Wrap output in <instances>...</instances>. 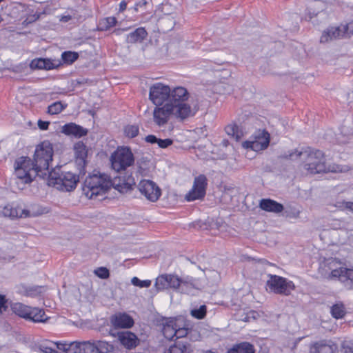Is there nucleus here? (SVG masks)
I'll use <instances>...</instances> for the list:
<instances>
[{"instance_id":"f257e3e1","label":"nucleus","mask_w":353,"mask_h":353,"mask_svg":"<svg viewBox=\"0 0 353 353\" xmlns=\"http://www.w3.org/2000/svg\"><path fill=\"white\" fill-rule=\"evenodd\" d=\"M189 98L188 90L181 86L172 89L168 85L158 82L150 88L149 99L155 105L153 122L158 127L165 126L171 118L183 121L194 116L196 110L186 103Z\"/></svg>"},{"instance_id":"f03ea898","label":"nucleus","mask_w":353,"mask_h":353,"mask_svg":"<svg viewBox=\"0 0 353 353\" xmlns=\"http://www.w3.org/2000/svg\"><path fill=\"white\" fill-rule=\"evenodd\" d=\"M320 272L324 278L339 281L353 290V269L347 268L340 260L325 259L320 265Z\"/></svg>"},{"instance_id":"7ed1b4c3","label":"nucleus","mask_w":353,"mask_h":353,"mask_svg":"<svg viewBox=\"0 0 353 353\" xmlns=\"http://www.w3.org/2000/svg\"><path fill=\"white\" fill-rule=\"evenodd\" d=\"M294 156L304 160V168L310 174L342 171L338 167L336 168H327L323 153L319 150L306 148L301 151L296 150L294 153L290 154L292 159Z\"/></svg>"},{"instance_id":"20e7f679","label":"nucleus","mask_w":353,"mask_h":353,"mask_svg":"<svg viewBox=\"0 0 353 353\" xmlns=\"http://www.w3.org/2000/svg\"><path fill=\"white\" fill-rule=\"evenodd\" d=\"M29 157H21L14 163V177L11 181L18 189L23 190L40 174Z\"/></svg>"},{"instance_id":"39448f33","label":"nucleus","mask_w":353,"mask_h":353,"mask_svg":"<svg viewBox=\"0 0 353 353\" xmlns=\"http://www.w3.org/2000/svg\"><path fill=\"white\" fill-rule=\"evenodd\" d=\"M112 185V182L110 176L97 172L85 179L82 190L85 196L92 199L105 194Z\"/></svg>"},{"instance_id":"423d86ee","label":"nucleus","mask_w":353,"mask_h":353,"mask_svg":"<svg viewBox=\"0 0 353 353\" xmlns=\"http://www.w3.org/2000/svg\"><path fill=\"white\" fill-rule=\"evenodd\" d=\"M53 149L52 144L45 141L41 144L37 145L32 163L40 176L46 175L47 172L49 173L48 169L50 163L52 161Z\"/></svg>"},{"instance_id":"0eeeda50","label":"nucleus","mask_w":353,"mask_h":353,"mask_svg":"<svg viewBox=\"0 0 353 353\" xmlns=\"http://www.w3.org/2000/svg\"><path fill=\"white\" fill-rule=\"evenodd\" d=\"M71 347L74 353H108L114 350L112 345L103 341H73Z\"/></svg>"},{"instance_id":"6e6552de","label":"nucleus","mask_w":353,"mask_h":353,"mask_svg":"<svg viewBox=\"0 0 353 353\" xmlns=\"http://www.w3.org/2000/svg\"><path fill=\"white\" fill-rule=\"evenodd\" d=\"M49 177L54 184L59 185L58 188L68 192L73 190L79 181V176L77 174L66 171H61L59 173V169L49 172Z\"/></svg>"},{"instance_id":"1a4fd4ad","label":"nucleus","mask_w":353,"mask_h":353,"mask_svg":"<svg viewBox=\"0 0 353 353\" xmlns=\"http://www.w3.org/2000/svg\"><path fill=\"white\" fill-rule=\"evenodd\" d=\"M11 308L13 312L19 316L35 323L46 322L48 319L43 310L31 307L21 303H13Z\"/></svg>"},{"instance_id":"9d476101","label":"nucleus","mask_w":353,"mask_h":353,"mask_svg":"<svg viewBox=\"0 0 353 353\" xmlns=\"http://www.w3.org/2000/svg\"><path fill=\"white\" fill-rule=\"evenodd\" d=\"M270 142V134L265 129L256 130L250 139L242 143L245 149L260 152L267 149Z\"/></svg>"},{"instance_id":"9b49d317","label":"nucleus","mask_w":353,"mask_h":353,"mask_svg":"<svg viewBox=\"0 0 353 353\" xmlns=\"http://www.w3.org/2000/svg\"><path fill=\"white\" fill-rule=\"evenodd\" d=\"M112 168L119 172L130 167L132 162V154L130 148H119L110 157Z\"/></svg>"},{"instance_id":"f8f14e48","label":"nucleus","mask_w":353,"mask_h":353,"mask_svg":"<svg viewBox=\"0 0 353 353\" xmlns=\"http://www.w3.org/2000/svg\"><path fill=\"white\" fill-rule=\"evenodd\" d=\"M267 289L276 294L288 295L294 289L292 281L276 275L269 276L266 283Z\"/></svg>"},{"instance_id":"ddd939ff","label":"nucleus","mask_w":353,"mask_h":353,"mask_svg":"<svg viewBox=\"0 0 353 353\" xmlns=\"http://www.w3.org/2000/svg\"><path fill=\"white\" fill-rule=\"evenodd\" d=\"M48 212V210L46 208H43L37 204L32 205L30 208L28 210L16 209L10 206L5 207L3 210L4 216L11 218L22 217L23 215L24 216H37Z\"/></svg>"},{"instance_id":"4468645a","label":"nucleus","mask_w":353,"mask_h":353,"mask_svg":"<svg viewBox=\"0 0 353 353\" xmlns=\"http://www.w3.org/2000/svg\"><path fill=\"white\" fill-rule=\"evenodd\" d=\"M141 194L150 202H156L161 196V190L153 181L143 179L137 185Z\"/></svg>"},{"instance_id":"2eb2a0df","label":"nucleus","mask_w":353,"mask_h":353,"mask_svg":"<svg viewBox=\"0 0 353 353\" xmlns=\"http://www.w3.org/2000/svg\"><path fill=\"white\" fill-rule=\"evenodd\" d=\"M207 187V178L203 174H200L194 178L192 188L186 194L185 199L188 201H193L203 199L205 195Z\"/></svg>"},{"instance_id":"dca6fc26","label":"nucleus","mask_w":353,"mask_h":353,"mask_svg":"<svg viewBox=\"0 0 353 353\" xmlns=\"http://www.w3.org/2000/svg\"><path fill=\"white\" fill-rule=\"evenodd\" d=\"M110 321L115 328H127L132 326V319L126 314H116L111 317Z\"/></svg>"},{"instance_id":"f3484780","label":"nucleus","mask_w":353,"mask_h":353,"mask_svg":"<svg viewBox=\"0 0 353 353\" xmlns=\"http://www.w3.org/2000/svg\"><path fill=\"white\" fill-rule=\"evenodd\" d=\"M61 132L68 136L81 137L87 134L88 130L74 123H70L62 127Z\"/></svg>"},{"instance_id":"a211bd4d","label":"nucleus","mask_w":353,"mask_h":353,"mask_svg":"<svg viewBox=\"0 0 353 353\" xmlns=\"http://www.w3.org/2000/svg\"><path fill=\"white\" fill-rule=\"evenodd\" d=\"M162 332L165 338L168 340H172L176 334V327H177V321L175 319H165L163 323Z\"/></svg>"},{"instance_id":"6ab92c4d","label":"nucleus","mask_w":353,"mask_h":353,"mask_svg":"<svg viewBox=\"0 0 353 353\" xmlns=\"http://www.w3.org/2000/svg\"><path fill=\"white\" fill-rule=\"evenodd\" d=\"M260 208L267 212L279 213L283 211V206L282 204L270 199H263L260 201L259 204Z\"/></svg>"},{"instance_id":"aec40b11","label":"nucleus","mask_w":353,"mask_h":353,"mask_svg":"<svg viewBox=\"0 0 353 353\" xmlns=\"http://www.w3.org/2000/svg\"><path fill=\"white\" fill-rule=\"evenodd\" d=\"M341 37V28L338 27H330L323 31L320 41L321 43H327L334 39H340Z\"/></svg>"},{"instance_id":"412c9836","label":"nucleus","mask_w":353,"mask_h":353,"mask_svg":"<svg viewBox=\"0 0 353 353\" xmlns=\"http://www.w3.org/2000/svg\"><path fill=\"white\" fill-rule=\"evenodd\" d=\"M337 347L335 344L319 342L314 344L310 348V353H335Z\"/></svg>"},{"instance_id":"4be33fe9","label":"nucleus","mask_w":353,"mask_h":353,"mask_svg":"<svg viewBox=\"0 0 353 353\" xmlns=\"http://www.w3.org/2000/svg\"><path fill=\"white\" fill-rule=\"evenodd\" d=\"M181 286H180L179 292L188 294H194L196 289V280L192 277L187 276L182 279Z\"/></svg>"},{"instance_id":"5701e85b","label":"nucleus","mask_w":353,"mask_h":353,"mask_svg":"<svg viewBox=\"0 0 353 353\" xmlns=\"http://www.w3.org/2000/svg\"><path fill=\"white\" fill-rule=\"evenodd\" d=\"M74 150L77 161H79V164L85 165V159L88 155V150L84 143L81 141L76 143L74 145Z\"/></svg>"},{"instance_id":"b1692460","label":"nucleus","mask_w":353,"mask_h":353,"mask_svg":"<svg viewBox=\"0 0 353 353\" xmlns=\"http://www.w3.org/2000/svg\"><path fill=\"white\" fill-rule=\"evenodd\" d=\"M30 67L34 69L51 70L56 67L51 60L48 59H36L32 61Z\"/></svg>"},{"instance_id":"393cba45","label":"nucleus","mask_w":353,"mask_h":353,"mask_svg":"<svg viewBox=\"0 0 353 353\" xmlns=\"http://www.w3.org/2000/svg\"><path fill=\"white\" fill-rule=\"evenodd\" d=\"M228 353H254V349L252 344L243 342L234 345Z\"/></svg>"},{"instance_id":"a878e982","label":"nucleus","mask_w":353,"mask_h":353,"mask_svg":"<svg viewBox=\"0 0 353 353\" xmlns=\"http://www.w3.org/2000/svg\"><path fill=\"white\" fill-rule=\"evenodd\" d=\"M225 132L228 136L234 138L236 141L240 140L243 137V132L239 126L236 123H231L225 127Z\"/></svg>"},{"instance_id":"bb28decb","label":"nucleus","mask_w":353,"mask_h":353,"mask_svg":"<svg viewBox=\"0 0 353 353\" xmlns=\"http://www.w3.org/2000/svg\"><path fill=\"white\" fill-rule=\"evenodd\" d=\"M117 336L122 345L128 349L132 347V332L130 331L118 332Z\"/></svg>"},{"instance_id":"cd10ccee","label":"nucleus","mask_w":353,"mask_h":353,"mask_svg":"<svg viewBox=\"0 0 353 353\" xmlns=\"http://www.w3.org/2000/svg\"><path fill=\"white\" fill-rule=\"evenodd\" d=\"M331 314L335 319H342L345 314L344 305L341 302H337L331 307Z\"/></svg>"},{"instance_id":"c85d7f7f","label":"nucleus","mask_w":353,"mask_h":353,"mask_svg":"<svg viewBox=\"0 0 353 353\" xmlns=\"http://www.w3.org/2000/svg\"><path fill=\"white\" fill-rule=\"evenodd\" d=\"M154 285L158 291L169 288L168 274L158 276Z\"/></svg>"},{"instance_id":"c756f323","label":"nucleus","mask_w":353,"mask_h":353,"mask_svg":"<svg viewBox=\"0 0 353 353\" xmlns=\"http://www.w3.org/2000/svg\"><path fill=\"white\" fill-rule=\"evenodd\" d=\"M66 106V104H63L61 101H57L48 106V112L50 114H57L64 110Z\"/></svg>"},{"instance_id":"7c9ffc66","label":"nucleus","mask_w":353,"mask_h":353,"mask_svg":"<svg viewBox=\"0 0 353 353\" xmlns=\"http://www.w3.org/2000/svg\"><path fill=\"white\" fill-rule=\"evenodd\" d=\"M187 345L183 342L175 343L168 350V353H186Z\"/></svg>"},{"instance_id":"2f4dec72","label":"nucleus","mask_w":353,"mask_h":353,"mask_svg":"<svg viewBox=\"0 0 353 353\" xmlns=\"http://www.w3.org/2000/svg\"><path fill=\"white\" fill-rule=\"evenodd\" d=\"M169 288L178 290L179 291L180 286H181L182 279L179 276L172 274H168Z\"/></svg>"},{"instance_id":"473e14b6","label":"nucleus","mask_w":353,"mask_h":353,"mask_svg":"<svg viewBox=\"0 0 353 353\" xmlns=\"http://www.w3.org/2000/svg\"><path fill=\"white\" fill-rule=\"evenodd\" d=\"M61 57L64 63L71 64L78 59L79 54L77 52L66 51L62 53Z\"/></svg>"},{"instance_id":"72a5a7b5","label":"nucleus","mask_w":353,"mask_h":353,"mask_svg":"<svg viewBox=\"0 0 353 353\" xmlns=\"http://www.w3.org/2000/svg\"><path fill=\"white\" fill-rule=\"evenodd\" d=\"M117 23L114 17H107L100 21V28L102 30H108L114 26Z\"/></svg>"},{"instance_id":"f704fd0d","label":"nucleus","mask_w":353,"mask_h":353,"mask_svg":"<svg viewBox=\"0 0 353 353\" xmlns=\"http://www.w3.org/2000/svg\"><path fill=\"white\" fill-rule=\"evenodd\" d=\"M341 28V37H350L353 34V21H350L346 24L339 26Z\"/></svg>"},{"instance_id":"c9c22d12","label":"nucleus","mask_w":353,"mask_h":353,"mask_svg":"<svg viewBox=\"0 0 353 353\" xmlns=\"http://www.w3.org/2000/svg\"><path fill=\"white\" fill-rule=\"evenodd\" d=\"M132 186V179L128 176L127 179H124L123 181L118 185L119 190L121 192L131 190Z\"/></svg>"},{"instance_id":"e433bc0d","label":"nucleus","mask_w":353,"mask_h":353,"mask_svg":"<svg viewBox=\"0 0 353 353\" xmlns=\"http://www.w3.org/2000/svg\"><path fill=\"white\" fill-rule=\"evenodd\" d=\"M147 35L148 33L143 28H139L134 31V41H142Z\"/></svg>"},{"instance_id":"4c0bfd02","label":"nucleus","mask_w":353,"mask_h":353,"mask_svg":"<svg viewBox=\"0 0 353 353\" xmlns=\"http://www.w3.org/2000/svg\"><path fill=\"white\" fill-rule=\"evenodd\" d=\"M206 314V307L205 305H201L199 309H194L191 311V314L192 316L198 319H202L204 318Z\"/></svg>"},{"instance_id":"58836bf2","label":"nucleus","mask_w":353,"mask_h":353,"mask_svg":"<svg viewBox=\"0 0 353 353\" xmlns=\"http://www.w3.org/2000/svg\"><path fill=\"white\" fill-rule=\"evenodd\" d=\"M152 281L149 279L140 280L139 278L134 276V286L140 288H148L151 285Z\"/></svg>"},{"instance_id":"ea45409f","label":"nucleus","mask_w":353,"mask_h":353,"mask_svg":"<svg viewBox=\"0 0 353 353\" xmlns=\"http://www.w3.org/2000/svg\"><path fill=\"white\" fill-rule=\"evenodd\" d=\"M54 345H56L57 348L59 350H63L65 352L68 353H74V350H72L71 345L72 342L70 343H53Z\"/></svg>"},{"instance_id":"a19ab883","label":"nucleus","mask_w":353,"mask_h":353,"mask_svg":"<svg viewBox=\"0 0 353 353\" xmlns=\"http://www.w3.org/2000/svg\"><path fill=\"white\" fill-rule=\"evenodd\" d=\"M187 334L188 329L185 327H180V325L177 324V327H176V334L174 337H176V339H180L185 337Z\"/></svg>"},{"instance_id":"79ce46f5","label":"nucleus","mask_w":353,"mask_h":353,"mask_svg":"<svg viewBox=\"0 0 353 353\" xmlns=\"http://www.w3.org/2000/svg\"><path fill=\"white\" fill-rule=\"evenodd\" d=\"M342 353H353V341H345L343 343Z\"/></svg>"},{"instance_id":"37998d69","label":"nucleus","mask_w":353,"mask_h":353,"mask_svg":"<svg viewBox=\"0 0 353 353\" xmlns=\"http://www.w3.org/2000/svg\"><path fill=\"white\" fill-rule=\"evenodd\" d=\"M94 273L101 279H106L109 276V272L105 268H99L94 271Z\"/></svg>"},{"instance_id":"c03bdc74","label":"nucleus","mask_w":353,"mask_h":353,"mask_svg":"<svg viewBox=\"0 0 353 353\" xmlns=\"http://www.w3.org/2000/svg\"><path fill=\"white\" fill-rule=\"evenodd\" d=\"M173 143V141L170 139H159L157 145L161 148H167L168 146L171 145Z\"/></svg>"},{"instance_id":"a18cd8bd","label":"nucleus","mask_w":353,"mask_h":353,"mask_svg":"<svg viewBox=\"0 0 353 353\" xmlns=\"http://www.w3.org/2000/svg\"><path fill=\"white\" fill-rule=\"evenodd\" d=\"M39 350L43 353H59L57 350L53 349L52 347L47 345V344L43 343L39 345Z\"/></svg>"},{"instance_id":"49530a36","label":"nucleus","mask_w":353,"mask_h":353,"mask_svg":"<svg viewBox=\"0 0 353 353\" xmlns=\"http://www.w3.org/2000/svg\"><path fill=\"white\" fill-rule=\"evenodd\" d=\"M137 173L141 174V176H148L149 174V168L146 163H145L143 166L139 165Z\"/></svg>"},{"instance_id":"de8ad7c7","label":"nucleus","mask_w":353,"mask_h":353,"mask_svg":"<svg viewBox=\"0 0 353 353\" xmlns=\"http://www.w3.org/2000/svg\"><path fill=\"white\" fill-rule=\"evenodd\" d=\"M8 307L7 301L4 296L0 295V313L6 311Z\"/></svg>"},{"instance_id":"09e8293b","label":"nucleus","mask_w":353,"mask_h":353,"mask_svg":"<svg viewBox=\"0 0 353 353\" xmlns=\"http://www.w3.org/2000/svg\"><path fill=\"white\" fill-rule=\"evenodd\" d=\"M145 141L151 144L158 143L159 139L154 135H148L145 137Z\"/></svg>"},{"instance_id":"8fccbe9b","label":"nucleus","mask_w":353,"mask_h":353,"mask_svg":"<svg viewBox=\"0 0 353 353\" xmlns=\"http://www.w3.org/2000/svg\"><path fill=\"white\" fill-rule=\"evenodd\" d=\"M50 122L49 121H43L41 120L38 121V126L41 130H45L48 128Z\"/></svg>"},{"instance_id":"3c124183","label":"nucleus","mask_w":353,"mask_h":353,"mask_svg":"<svg viewBox=\"0 0 353 353\" xmlns=\"http://www.w3.org/2000/svg\"><path fill=\"white\" fill-rule=\"evenodd\" d=\"M41 292V288L37 287L28 291V295L33 296Z\"/></svg>"},{"instance_id":"603ef678","label":"nucleus","mask_w":353,"mask_h":353,"mask_svg":"<svg viewBox=\"0 0 353 353\" xmlns=\"http://www.w3.org/2000/svg\"><path fill=\"white\" fill-rule=\"evenodd\" d=\"M147 3V0H139L137 3H136L134 9L138 10L139 8L144 6Z\"/></svg>"},{"instance_id":"864d4df0","label":"nucleus","mask_w":353,"mask_h":353,"mask_svg":"<svg viewBox=\"0 0 353 353\" xmlns=\"http://www.w3.org/2000/svg\"><path fill=\"white\" fill-rule=\"evenodd\" d=\"M343 205H344L345 208H346L347 210L353 212V202H350V201L344 202Z\"/></svg>"},{"instance_id":"5fc2aeb1","label":"nucleus","mask_w":353,"mask_h":353,"mask_svg":"<svg viewBox=\"0 0 353 353\" xmlns=\"http://www.w3.org/2000/svg\"><path fill=\"white\" fill-rule=\"evenodd\" d=\"M131 126H128L125 129V132L128 137H132V130Z\"/></svg>"},{"instance_id":"6e6d98bb","label":"nucleus","mask_w":353,"mask_h":353,"mask_svg":"<svg viewBox=\"0 0 353 353\" xmlns=\"http://www.w3.org/2000/svg\"><path fill=\"white\" fill-rule=\"evenodd\" d=\"M127 3L125 1H123L119 4V11H123L126 9Z\"/></svg>"},{"instance_id":"4d7b16f0","label":"nucleus","mask_w":353,"mask_h":353,"mask_svg":"<svg viewBox=\"0 0 353 353\" xmlns=\"http://www.w3.org/2000/svg\"><path fill=\"white\" fill-rule=\"evenodd\" d=\"M71 19V16L70 15H64L62 16L60 21L62 22H68Z\"/></svg>"},{"instance_id":"13d9d810","label":"nucleus","mask_w":353,"mask_h":353,"mask_svg":"<svg viewBox=\"0 0 353 353\" xmlns=\"http://www.w3.org/2000/svg\"><path fill=\"white\" fill-rule=\"evenodd\" d=\"M169 6H170V5L168 3H163V11L165 12V14H168V13L166 12V11L168 10V8Z\"/></svg>"},{"instance_id":"bf43d9fd","label":"nucleus","mask_w":353,"mask_h":353,"mask_svg":"<svg viewBox=\"0 0 353 353\" xmlns=\"http://www.w3.org/2000/svg\"><path fill=\"white\" fill-rule=\"evenodd\" d=\"M139 250L141 253L143 252V250H144V248L143 247H140V246H137L136 248H134V250Z\"/></svg>"},{"instance_id":"052dcab7","label":"nucleus","mask_w":353,"mask_h":353,"mask_svg":"<svg viewBox=\"0 0 353 353\" xmlns=\"http://www.w3.org/2000/svg\"><path fill=\"white\" fill-rule=\"evenodd\" d=\"M133 341H134V347H135L139 341V339H137V337L135 336V334H134V339H133Z\"/></svg>"},{"instance_id":"680f3d73","label":"nucleus","mask_w":353,"mask_h":353,"mask_svg":"<svg viewBox=\"0 0 353 353\" xmlns=\"http://www.w3.org/2000/svg\"><path fill=\"white\" fill-rule=\"evenodd\" d=\"M318 12H319V10H317V11H314V12H312V14H310V15L309 18H310V19H312L314 15H316Z\"/></svg>"},{"instance_id":"e2e57ef3","label":"nucleus","mask_w":353,"mask_h":353,"mask_svg":"<svg viewBox=\"0 0 353 353\" xmlns=\"http://www.w3.org/2000/svg\"><path fill=\"white\" fill-rule=\"evenodd\" d=\"M251 314H252V317L253 319H255V318H256V316H255V314H256V312H254V311L251 312Z\"/></svg>"},{"instance_id":"0e129e2a","label":"nucleus","mask_w":353,"mask_h":353,"mask_svg":"<svg viewBox=\"0 0 353 353\" xmlns=\"http://www.w3.org/2000/svg\"><path fill=\"white\" fill-rule=\"evenodd\" d=\"M130 37H132V33L129 34V35H128V39Z\"/></svg>"},{"instance_id":"69168bd1","label":"nucleus","mask_w":353,"mask_h":353,"mask_svg":"<svg viewBox=\"0 0 353 353\" xmlns=\"http://www.w3.org/2000/svg\"><path fill=\"white\" fill-rule=\"evenodd\" d=\"M316 4H320V3H321V1H317V2H316Z\"/></svg>"},{"instance_id":"338daca9","label":"nucleus","mask_w":353,"mask_h":353,"mask_svg":"<svg viewBox=\"0 0 353 353\" xmlns=\"http://www.w3.org/2000/svg\"><path fill=\"white\" fill-rule=\"evenodd\" d=\"M135 136H136L135 130H134V134H133V137H134Z\"/></svg>"}]
</instances>
